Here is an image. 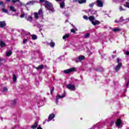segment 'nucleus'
Segmentation results:
<instances>
[{
	"label": "nucleus",
	"instance_id": "nucleus-27",
	"mask_svg": "<svg viewBox=\"0 0 129 129\" xmlns=\"http://www.w3.org/2000/svg\"><path fill=\"white\" fill-rule=\"evenodd\" d=\"M54 90H55V88L54 87V86H52L51 89H50V94L51 95H53V92H54Z\"/></svg>",
	"mask_w": 129,
	"mask_h": 129
},
{
	"label": "nucleus",
	"instance_id": "nucleus-40",
	"mask_svg": "<svg viewBox=\"0 0 129 129\" xmlns=\"http://www.w3.org/2000/svg\"><path fill=\"white\" fill-rule=\"evenodd\" d=\"M120 60L119 59V58L117 57L116 60V63H118V64H119V61Z\"/></svg>",
	"mask_w": 129,
	"mask_h": 129
},
{
	"label": "nucleus",
	"instance_id": "nucleus-9",
	"mask_svg": "<svg viewBox=\"0 0 129 129\" xmlns=\"http://www.w3.org/2000/svg\"><path fill=\"white\" fill-rule=\"evenodd\" d=\"M121 124V119H120V118H118L116 122V125H117V126H119Z\"/></svg>",
	"mask_w": 129,
	"mask_h": 129
},
{
	"label": "nucleus",
	"instance_id": "nucleus-13",
	"mask_svg": "<svg viewBox=\"0 0 129 129\" xmlns=\"http://www.w3.org/2000/svg\"><path fill=\"white\" fill-rule=\"evenodd\" d=\"M38 14L39 16V17H43V9H40L38 12Z\"/></svg>",
	"mask_w": 129,
	"mask_h": 129
},
{
	"label": "nucleus",
	"instance_id": "nucleus-38",
	"mask_svg": "<svg viewBox=\"0 0 129 129\" xmlns=\"http://www.w3.org/2000/svg\"><path fill=\"white\" fill-rule=\"evenodd\" d=\"M119 10L120 12H122V11H125V10L123 9V8H122L121 7H119Z\"/></svg>",
	"mask_w": 129,
	"mask_h": 129
},
{
	"label": "nucleus",
	"instance_id": "nucleus-48",
	"mask_svg": "<svg viewBox=\"0 0 129 129\" xmlns=\"http://www.w3.org/2000/svg\"><path fill=\"white\" fill-rule=\"evenodd\" d=\"M128 84H129V81L127 83V84H126V86L128 88Z\"/></svg>",
	"mask_w": 129,
	"mask_h": 129
},
{
	"label": "nucleus",
	"instance_id": "nucleus-11",
	"mask_svg": "<svg viewBox=\"0 0 129 129\" xmlns=\"http://www.w3.org/2000/svg\"><path fill=\"white\" fill-rule=\"evenodd\" d=\"M54 117H55V114L52 113L49 115L48 118L49 120H52V119H53V118H54Z\"/></svg>",
	"mask_w": 129,
	"mask_h": 129
},
{
	"label": "nucleus",
	"instance_id": "nucleus-36",
	"mask_svg": "<svg viewBox=\"0 0 129 129\" xmlns=\"http://www.w3.org/2000/svg\"><path fill=\"white\" fill-rule=\"evenodd\" d=\"M90 36V34L89 33H87L85 35V38H88Z\"/></svg>",
	"mask_w": 129,
	"mask_h": 129
},
{
	"label": "nucleus",
	"instance_id": "nucleus-37",
	"mask_svg": "<svg viewBox=\"0 0 129 129\" xmlns=\"http://www.w3.org/2000/svg\"><path fill=\"white\" fill-rule=\"evenodd\" d=\"M12 2H13L14 4H16L17 2H20V0H12Z\"/></svg>",
	"mask_w": 129,
	"mask_h": 129
},
{
	"label": "nucleus",
	"instance_id": "nucleus-34",
	"mask_svg": "<svg viewBox=\"0 0 129 129\" xmlns=\"http://www.w3.org/2000/svg\"><path fill=\"white\" fill-rule=\"evenodd\" d=\"M83 19H84V20H86V21H88L89 20L88 17H87V16L86 15L83 16Z\"/></svg>",
	"mask_w": 129,
	"mask_h": 129
},
{
	"label": "nucleus",
	"instance_id": "nucleus-55",
	"mask_svg": "<svg viewBox=\"0 0 129 129\" xmlns=\"http://www.w3.org/2000/svg\"><path fill=\"white\" fill-rule=\"evenodd\" d=\"M112 57L113 58H115V56L114 55H112Z\"/></svg>",
	"mask_w": 129,
	"mask_h": 129
},
{
	"label": "nucleus",
	"instance_id": "nucleus-53",
	"mask_svg": "<svg viewBox=\"0 0 129 129\" xmlns=\"http://www.w3.org/2000/svg\"><path fill=\"white\" fill-rule=\"evenodd\" d=\"M21 6H24V4H23L22 2H20Z\"/></svg>",
	"mask_w": 129,
	"mask_h": 129
},
{
	"label": "nucleus",
	"instance_id": "nucleus-51",
	"mask_svg": "<svg viewBox=\"0 0 129 129\" xmlns=\"http://www.w3.org/2000/svg\"><path fill=\"white\" fill-rule=\"evenodd\" d=\"M126 55H129V51L126 52Z\"/></svg>",
	"mask_w": 129,
	"mask_h": 129
},
{
	"label": "nucleus",
	"instance_id": "nucleus-2",
	"mask_svg": "<svg viewBox=\"0 0 129 129\" xmlns=\"http://www.w3.org/2000/svg\"><path fill=\"white\" fill-rule=\"evenodd\" d=\"M75 70H76V68L74 67V68L68 69V70H64L63 72L66 74H69L72 72H74V71H75Z\"/></svg>",
	"mask_w": 129,
	"mask_h": 129
},
{
	"label": "nucleus",
	"instance_id": "nucleus-17",
	"mask_svg": "<svg viewBox=\"0 0 129 129\" xmlns=\"http://www.w3.org/2000/svg\"><path fill=\"white\" fill-rule=\"evenodd\" d=\"M5 46H6V43L3 41H1L0 47H1V48H4V47H5Z\"/></svg>",
	"mask_w": 129,
	"mask_h": 129
},
{
	"label": "nucleus",
	"instance_id": "nucleus-30",
	"mask_svg": "<svg viewBox=\"0 0 129 129\" xmlns=\"http://www.w3.org/2000/svg\"><path fill=\"white\" fill-rule=\"evenodd\" d=\"M2 12L3 13H6V14H9V11H8V10L7 9H2Z\"/></svg>",
	"mask_w": 129,
	"mask_h": 129
},
{
	"label": "nucleus",
	"instance_id": "nucleus-26",
	"mask_svg": "<svg viewBox=\"0 0 129 129\" xmlns=\"http://www.w3.org/2000/svg\"><path fill=\"white\" fill-rule=\"evenodd\" d=\"M34 4H35V1H29V2H28L26 4V5H34Z\"/></svg>",
	"mask_w": 129,
	"mask_h": 129
},
{
	"label": "nucleus",
	"instance_id": "nucleus-39",
	"mask_svg": "<svg viewBox=\"0 0 129 129\" xmlns=\"http://www.w3.org/2000/svg\"><path fill=\"white\" fill-rule=\"evenodd\" d=\"M28 42V39H25L23 40V44H26Z\"/></svg>",
	"mask_w": 129,
	"mask_h": 129
},
{
	"label": "nucleus",
	"instance_id": "nucleus-41",
	"mask_svg": "<svg viewBox=\"0 0 129 129\" xmlns=\"http://www.w3.org/2000/svg\"><path fill=\"white\" fill-rule=\"evenodd\" d=\"M71 32L72 33H74V34H75V33H76V31H75V30L74 29H71Z\"/></svg>",
	"mask_w": 129,
	"mask_h": 129
},
{
	"label": "nucleus",
	"instance_id": "nucleus-23",
	"mask_svg": "<svg viewBox=\"0 0 129 129\" xmlns=\"http://www.w3.org/2000/svg\"><path fill=\"white\" fill-rule=\"evenodd\" d=\"M34 18L35 19H39V14L37 12L34 13Z\"/></svg>",
	"mask_w": 129,
	"mask_h": 129
},
{
	"label": "nucleus",
	"instance_id": "nucleus-6",
	"mask_svg": "<svg viewBox=\"0 0 129 129\" xmlns=\"http://www.w3.org/2000/svg\"><path fill=\"white\" fill-rule=\"evenodd\" d=\"M122 66V63L120 62L118 63L116 67L115 68V70L116 71V72H118V71L120 69V67Z\"/></svg>",
	"mask_w": 129,
	"mask_h": 129
},
{
	"label": "nucleus",
	"instance_id": "nucleus-42",
	"mask_svg": "<svg viewBox=\"0 0 129 129\" xmlns=\"http://www.w3.org/2000/svg\"><path fill=\"white\" fill-rule=\"evenodd\" d=\"M3 90H4V91H8V88H7V87H4V88H3Z\"/></svg>",
	"mask_w": 129,
	"mask_h": 129
},
{
	"label": "nucleus",
	"instance_id": "nucleus-54",
	"mask_svg": "<svg viewBox=\"0 0 129 129\" xmlns=\"http://www.w3.org/2000/svg\"><path fill=\"white\" fill-rule=\"evenodd\" d=\"M56 2H61V1H62V0H55Z\"/></svg>",
	"mask_w": 129,
	"mask_h": 129
},
{
	"label": "nucleus",
	"instance_id": "nucleus-24",
	"mask_svg": "<svg viewBox=\"0 0 129 129\" xmlns=\"http://www.w3.org/2000/svg\"><path fill=\"white\" fill-rule=\"evenodd\" d=\"M26 20L28 21V22H32L33 21V17H32V16H29Z\"/></svg>",
	"mask_w": 129,
	"mask_h": 129
},
{
	"label": "nucleus",
	"instance_id": "nucleus-43",
	"mask_svg": "<svg viewBox=\"0 0 129 129\" xmlns=\"http://www.w3.org/2000/svg\"><path fill=\"white\" fill-rule=\"evenodd\" d=\"M24 17H25V14H21V15L20 16V18H24Z\"/></svg>",
	"mask_w": 129,
	"mask_h": 129
},
{
	"label": "nucleus",
	"instance_id": "nucleus-14",
	"mask_svg": "<svg viewBox=\"0 0 129 129\" xmlns=\"http://www.w3.org/2000/svg\"><path fill=\"white\" fill-rule=\"evenodd\" d=\"M10 10H11V11L13 12L14 13H16L17 12V10H16V8L14 6H10Z\"/></svg>",
	"mask_w": 129,
	"mask_h": 129
},
{
	"label": "nucleus",
	"instance_id": "nucleus-20",
	"mask_svg": "<svg viewBox=\"0 0 129 129\" xmlns=\"http://www.w3.org/2000/svg\"><path fill=\"white\" fill-rule=\"evenodd\" d=\"M78 3L80 5H82V4H85V3H86V0H79Z\"/></svg>",
	"mask_w": 129,
	"mask_h": 129
},
{
	"label": "nucleus",
	"instance_id": "nucleus-45",
	"mask_svg": "<svg viewBox=\"0 0 129 129\" xmlns=\"http://www.w3.org/2000/svg\"><path fill=\"white\" fill-rule=\"evenodd\" d=\"M39 2H40L41 3H46V2H45V0H39Z\"/></svg>",
	"mask_w": 129,
	"mask_h": 129
},
{
	"label": "nucleus",
	"instance_id": "nucleus-8",
	"mask_svg": "<svg viewBox=\"0 0 129 129\" xmlns=\"http://www.w3.org/2000/svg\"><path fill=\"white\" fill-rule=\"evenodd\" d=\"M65 95H66L65 93H63L61 96H60V95H56V98H57V99H60L61 98H64V97H65Z\"/></svg>",
	"mask_w": 129,
	"mask_h": 129
},
{
	"label": "nucleus",
	"instance_id": "nucleus-47",
	"mask_svg": "<svg viewBox=\"0 0 129 129\" xmlns=\"http://www.w3.org/2000/svg\"><path fill=\"white\" fill-rule=\"evenodd\" d=\"M96 71H97V72H100V70H98V69H95Z\"/></svg>",
	"mask_w": 129,
	"mask_h": 129
},
{
	"label": "nucleus",
	"instance_id": "nucleus-3",
	"mask_svg": "<svg viewBox=\"0 0 129 129\" xmlns=\"http://www.w3.org/2000/svg\"><path fill=\"white\" fill-rule=\"evenodd\" d=\"M67 88L70 90L74 91L75 90V85H71V84H68L67 85Z\"/></svg>",
	"mask_w": 129,
	"mask_h": 129
},
{
	"label": "nucleus",
	"instance_id": "nucleus-1",
	"mask_svg": "<svg viewBox=\"0 0 129 129\" xmlns=\"http://www.w3.org/2000/svg\"><path fill=\"white\" fill-rule=\"evenodd\" d=\"M45 4V7L47 9L48 11H50L51 13H54V12H55L52 3L49 2L48 1H46Z\"/></svg>",
	"mask_w": 129,
	"mask_h": 129
},
{
	"label": "nucleus",
	"instance_id": "nucleus-29",
	"mask_svg": "<svg viewBox=\"0 0 129 129\" xmlns=\"http://www.w3.org/2000/svg\"><path fill=\"white\" fill-rule=\"evenodd\" d=\"M13 79L14 82H16V81H17V76H16V75L13 74Z\"/></svg>",
	"mask_w": 129,
	"mask_h": 129
},
{
	"label": "nucleus",
	"instance_id": "nucleus-58",
	"mask_svg": "<svg viewBox=\"0 0 129 129\" xmlns=\"http://www.w3.org/2000/svg\"><path fill=\"white\" fill-rule=\"evenodd\" d=\"M121 19H122V17H121V18H120V20H121Z\"/></svg>",
	"mask_w": 129,
	"mask_h": 129
},
{
	"label": "nucleus",
	"instance_id": "nucleus-33",
	"mask_svg": "<svg viewBox=\"0 0 129 129\" xmlns=\"http://www.w3.org/2000/svg\"><path fill=\"white\" fill-rule=\"evenodd\" d=\"M124 7H125L126 8H128L129 9V2H126V5H124Z\"/></svg>",
	"mask_w": 129,
	"mask_h": 129
},
{
	"label": "nucleus",
	"instance_id": "nucleus-15",
	"mask_svg": "<svg viewBox=\"0 0 129 129\" xmlns=\"http://www.w3.org/2000/svg\"><path fill=\"white\" fill-rule=\"evenodd\" d=\"M60 9H64V7H65V2L64 1H62L60 3Z\"/></svg>",
	"mask_w": 129,
	"mask_h": 129
},
{
	"label": "nucleus",
	"instance_id": "nucleus-32",
	"mask_svg": "<svg viewBox=\"0 0 129 129\" xmlns=\"http://www.w3.org/2000/svg\"><path fill=\"white\" fill-rule=\"evenodd\" d=\"M113 32H119L120 31V29L119 28H114L113 29Z\"/></svg>",
	"mask_w": 129,
	"mask_h": 129
},
{
	"label": "nucleus",
	"instance_id": "nucleus-31",
	"mask_svg": "<svg viewBox=\"0 0 129 129\" xmlns=\"http://www.w3.org/2000/svg\"><path fill=\"white\" fill-rule=\"evenodd\" d=\"M0 6H1V7H2L3 8H5V7H6L5 4H4V2L3 1L0 2Z\"/></svg>",
	"mask_w": 129,
	"mask_h": 129
},
{
	"label": "nucleus",
	"instance_id": "nucleus-10",
	"mask_svg": "<svg viewBox=\"0 0 129 129\" xmlns=\"http://www.w3.org/2000/svg\"><path fill=\"white\" fill-rule=\"evenodd\" d=\"M37 126H38V121H35L34 122V124H33L31 126V128H32V129L37 128Z\"/></svg>",
	"mask_w": 129,
	"mask_h": 129
},
{
	"label": "nucleus",
	"instance_id": "nucleus-49",
	"mask_svg": "<svg viewBox=\"0 0 129 129\" xmlns=\"http://www.w3.org/2000/svg\"><path fill=\"white\" fill-rule=\"evenodd\" d=\"M59 99H57V98H56V103H58V102H59V101H58Z\"/></svg>",
	"mask_w": 129,
	"mask_h": 129
},
{
	"label": "nucleus",
	"instance_id": "nucleus-59",
	"mask_svg": "<svg viewBox=\"0 0 129 129\" xmlns=\"http://www.w3.org/2000/svg\"><path fill=\"white\" fill-rule=\"evenodd\" d=\"M128 2H129V0H127Z\"/></svg>",
	"mask_w": 129,
	"mask_h": 129
},
{
	"label": "nucleus",
	"instance_id": "nucleus-4",
	"mask_svg": "<svg viewBox=\"0 0 129 129\" xmlns=\"http://www.w3.org/2000/svg\"><path fill=\"white\" fill-rule=\"evenodd\" d=\"M84 59H85V56L84 55H80L78 58L75 59V62L78 63L81 61H82Z\"/></svg>",
	"mask_w": 129,
	"mask_h": 129
},
{
	"label": "nucleus",
	"instance_id": "nucleus-22",
	"mask_svg": "<svg viewBox=\"0 0 129 129\" xmlns=\"http://www.w3.org/2000/svg\"><path fill=\"white\" fill-rule=\"evenodd\" d=\"M11 103H12V106H15V105L17 104V101H16V99H15L13 101H11Z\"/></svg>",
	"mask_w": 129,
	"mask_h": 129
},
{
	"label": "nucleus",
	"instance_id": "nucleus-19",
	"mask_svg": "<svg viewBox=\"0 0 129 129\" xmlns=\"http://www.w3.org/2000/svg\"><path fill=\"white\" fill-rule=\"evenodd\" d=\"M37 70H39L40 69H43L44 68V66L43 64L39 65L38 67L35 68Z\"/></svg>",
	"mask_w": 129,
	"mask_h": 129
},
{
	"label": "nucleus",
	"instance_id": "nucleus-52",
	"mask_svg": "<svg viewBox=\"0 0 129 129\" xmlns=\"http://www.w3.org/2000/svg\"><path fill=\"white\" fill-rule=\"evenodd\" d=\"M7 3H10L11 2V0H6Z\"/></svg>",
	"mask_w": 129,
	"mask_h": 129
},
{
	"label": "nucleus",
	"instance_id": "nucleus-57",
	"mask_svg": "<svg viewBox=\"0 0 129 129\" xmlns=\"http://www.w3.org/2000/svg\"><path fill=\"white\" fill-rule=\"evenodd\" d=\"M114 54H115L116 53V51H113Z\"/></svg>",
	"mask_w": 129,
	"mask_h": 129
},
{
	"label": "nucleus",
	"instance_id": "nucleus-16",
	"mask_svg": "<svg viewBox=\"0 0 129 129\" xmlns=\"http://www.w3.org/2000/svg\"><path fill=\"white\" fill-rule=\"evenodd\" d=\"M70 36V34L67 33L66 35H63V36L62 37V39L63 40H65L66 39L69 38Z\"/></svg>",
	"mask_w": 129,
	"mask_h": 129
},
{
	"label": "nucleus",
	"instance_id": "nucleus-56",
	"mask_svg": "<svg viewBox=\"0 0 129 129\" xmlns=\"http://www.w3.org/2000/svg\"><path fill=\"white\" fill-rule=\"evenodd\" d=\"M115 23H119V22L117 21V20L115 21Z\"/></svg>",
	"mask_w": 129,
	"mask_h": 129
},
{
	"label": "nucleus",
	"instance_id": "nucleus-18",
	"mask_svg": "<svg viewBox=\"0 0 129 129\" xmlns=\"http://www.w3.org/2000/svg\"><path fill=\"white\" fill-rule=\"evenodd\" d=\"M89 20L92 23V22H94L93 21H94V20H95V18H94V17H93V16H90L89 17Z\"/></svg>",
	"mask_w": 129,
	"mask_h": 129
},
{
	"label": "nucleus",
	"instance_id": "nucleus-28",
	"mask_svg": "<svg viewBox=\"0 0 129 129\" xmlns=\"http://www.w3.org/2000/svg\"><path fill=\"white\" fill-rule=\"evenodd\" d=\"M32 40H37V39H38V38L37 37V35L35 34L32 35Z\"/></svg>",
	"mask_w": 129,
	"mask_h": 129
},
{
	"label": "nucleus",
	"instance_id": "nucleus-12",
	"mask_svg": "<svg viewBox=\"0 0 129 129\" xmlns=\"http://www.w3.org/2000/svg\"><path fill=\"white\" fill-rule=\"evenodd\" d=\"M92 24L94 26H96V25H100V22L98 20H96L95 21H92Z\"/></svg>",
	"mask_w": 129,
	"mask_h": 129
},
{
	"label": "nucleus",
	"instance_id": "nucleus-44",
	"mask_svg": "<svg viewBox=\"0 0 129 129\" xmlns=\"http://www.w3.org/2000/svg\"><path fill=\"white\" fill-rule=\"evenodd\" d=\"M111 125H113V124H114V121H112L110 123Z\"/></svg>",
	"mask_w": 129,
	"mask_h": 129
},
{
	"label": "nucleus",
	"instance_id": "nucleus-35",
	"mask_svg": "<svg viewBox=\"0 0 129 129\" xmlns=\"http://www.w3.org/2000/svg\"><path fill=\"white\" fill-rule=\"evenodd\" d=\"M94 3H92L89 5V7H90V8H92L93 7H94Z\"/></svg>",
	"mask_w": 129,
	"mask_h": 129
},
{
	"label": "nucleus",
	"instance_id": "nucleus-21",
	"mask_svg": "<svg viewBox=\"0 0 129 129\" xmlns=\"http://www.w3.org/2000/svg\"><path fill=\"white\" fill-rule=\"evenodd\" d=\"M48 45H50V47H51V48H54V47H55V42H51L50 43H48Z\"/></svg>",
	"mask_w": 129,
	"mask_h": 129
},
{
	"label": "nucleus",
	"instance_id": "nucleus-25",
	"mask_svg": "<svg viewBox=\"0 0 129 129\" xmlns=\"http://www.w3.org/2000/svg\"><path fill=\"white\" fill-rule=\"evenodd\" d=\"M12 54H13V52H12V51H9L7 53H6V56L7 57H10V56H11Z\"/></svg>",
	"mask_w": 129,
	"mask_h": 129
},
{
	"label": "nucleus",
	"instance_id": "nucleus-5",
	"mask_svg": "<svg viewBox=\"0 0 129 129\" xmlns=\"http://www.w3.org/2000/svg\"><path fill=\"white\" fill-rule=\"evenodd\" d=\"M96 4L97 7L99 8H102V7H103V3L102 1H101V0H97L96 1Z\"/></svg>",
	"mask_w": 129,
	"mask_h": 129
},
{
	"label": "nucleus",
	"instance_id": "nucleus-46",
	"mask_svg": "<svg viewBox=\"0 0 129 129\" xmlns=\"http://www.w3.org/2000/svg\"><path fill=\"white\" fill-rule=\"evenodd\" d=\"M49 122V120H45V121H44L43 123H46V122Z\"/></svg>",
	"mask_w": 129,
	"mask_h": 129
},
{
	"label": "nucleus",
	"instance_id": "nucleus-7",
	"mask_svg": "<svg viewBox=\"0 0 129 129\" xmlns=\"http://www.w3.org/2000/svg\"><path fill=\"white\" fill-rule=\"evenodd\" d=\"M7 26L6 21H0V28H4Z\"/></svg>",
	"mask_w": 129,
	"mask_h": 129
},
{
	"label": "nucleus",
	"instance_id": "nucleus-50",
	"mask_svg": "<svg viewBox=\"0 0 129 129\" xmlns=\"http://www.w3.org/2000/svg\"><path fill=\"white\" fill-rule=\"evenodd\" d=\"M37 129H43V128L41 127V126H39L37 127Z\"/></svg>",
	"mask_w": 129,
	"mask_h": 129
}]
</instances>
